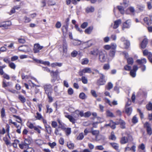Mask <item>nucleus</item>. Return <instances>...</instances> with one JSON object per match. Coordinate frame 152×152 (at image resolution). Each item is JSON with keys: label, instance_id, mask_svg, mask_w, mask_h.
<instances>
[{"label": "nucleus", "instance_id": "nucleus-4", "mask_svg": "<svg viewBox=\"0 0 152 152\" xmlns=\"http://www.w3.org/2000/svg\"><path fill=\"white\" fill-rule=\"evenodd\" d=\"M91 72V69L89 67H86L80 70L79 72V74L80 76H82L85 73H90Z\"/></svg>", "mask_w": 152, "mask_h": 152}, {"label": "nucleus", "instance_id": "nucleus-37", "mask_svg": "<svg viewBox=\"0 0 152 152\" xmlns=\"http://www.w3.org/2000/svg\"><path fill=\"white\" fill-rule=\"evenodd\" d=\"M110 66L109 64H105L103 66V69L105 70H107L110 69Z\"/></svg>", "mask_w": 152, "mask_h": 152}, {"label": "nucleus", "instance_id": "nucleus-30", "mask_svg": "<svg viewBox=\"0 0 152 152\" xmlns=\"http://www.w3.org/2000/svg\"><path fill=\"white\" fill-rule=\"evenodd\" d=\"M18 99L22 103H24L26 101V98L21 95H19Z\"/></svg>", "mask_w": 152, "mask_h": 152}, {"label": "nucleus", "instance_id": "nucleus-3", "mask_svg": "<svg viewBox=\"0 0 152 152\" xmlns=\"http://www.w3.org/2000/svg\"><path fill=\"white\" fill-rule=\"evenodd\" d=\"M18 50L20 51L27 53L29 52L30 50V49L28 46L24 45H22L19 47L18 48Z\"/></svg>", "mask_w": 152, "mask_h": 152}, {"label": "nucleus", "instance_id": "nucleus-44", "mask_svg": "<svg viewBox=\"0 0 152 152\" xmlns=\"http://www.w3.org/2000/svg\"><path fill=\"white\" fill-rule=\"evenodd\" d=\"M58 71V70H56V71H51L50 74H53V75H51L52 76H57Z\"/></svg>", "mask_w": 152, "mask_h": 152}, {"label": "nucleus", "instance_id": "nucleus-36", "mask_svg": "<svg viewBox=\"0 0 152 152\" xmlns=\"http://www.w3.org/2000/svg\"><path fill=\"white\" fill-rule=\"evenodd\" d=\"M82 83L84 84H87L88 83V80L87 78L85 76H83L82 77L81 80Z\"/></svg>", "mask_w": 152, "mask_h": 152}, {"label": "nucleus", "instance_id": "nucleus-29", "mask_svg": "<svg viewBox=\"0 0 152 152\" xmlns=\"http://www.w3.org/2000/svg\"><path fill=\"white\" fill-rule=\"evenodd\" d=\"M1 116L2 119L5 117L6 114L5 113V110L4 107L2 108L1 111Z\"/></svg>", "mask_w": 152, "mask_h": 152}, {"label": "nucleus", "instance_id": "nucleus-24", "mask_svg": "<svg viewBox=\"0 0 152 152\" xmlns=\"http://www.w3.org/2000/svg\"><path fill=\"white\" fill-rule=\"evenodd\" d=\"M132 109L131 107H126L125 112L128 115H130L132 113Z\"/></svg>", "mask_w": 152, "mask_h": 152}, {"label": "nucleus", "instance_id": "nucleus-57", "mask_svg": "<svg viewBox=\"0 0 152 152\" xmlns=\"http://www.w3.org/2000/svg\"><path fill=\"white\" fill-rule=\"evenodd\" d=\"M95 150H102L104 149V148L103 146L102 145H98L95 147Z\"/></svg>", "mask_w": 152, "mask_h": 152}, {"label": "nucleus", "instance_id": "nucleus-48", "mask_svg": "<svg viewBox=\"0 0 152 152\" xmlns=\"http://www.w3.org/2000/svg\"><path fill=\"white\" fill-rule=\"evenodd\" d=\"M37 115L35 116L36 118L38 120H40L43 118L41 115L39 113L37 112L36 113Z\"/></svg>", "mask_w": 152, "mask_h": 152}, {"label": "nucleus", "instance_id": "nucleus-5", "mask_svg": "<svg viewBox=\"0 0 152 152\" xmlns=\"http://www.w3.org/2000/svg\"><path fill=\"white\" fill-rule=\"evenodd\" d=\"M131 22L130 20H128L123 23L122 29L124 30L125 28H129L131 25Z\"/></svg>", "mask_w": 152, "mask_h": 152}, {"label": "nucleus", "instance_id": "nucleus-10", "mask_svg": "<svg viewBox=\"0 0 152 152\" xmlns=\"http://www.w3.org/2000/svg\"><path fill=\"white\" fill-rule=\"evenodd\" d=\"M145 127L146 128L147 133L150 135L152 134V130L150 124L148 122H146L144 124Z\"/></svg>", "mask_w": 152, "mask_h": 152}, {"label": "nucleus", "instance_id": "nucleus-34", "mask_svg": "<svg viewBox=\"0 0 152 152\" xmlns=\"http://www.w3.org/2000/svg\"><path fill=\"white\" fill-rule=\"evenodd\" d=\"M62 65V64L61 63L55 62L53 63L51 65V66L52 67H55L56 66H61Z\"/></svg>", "mask_w": 152, "mask_h": 152}, {"label": "nucleus", "instance_id": "nucleus-38", "mask_svg": "<svg viewBox=\"0 0 152 152\" xmlns=\"http://www.w3.org/2000/svg\"><path fill=\"white\" fill-rule=\"evenodd\" d=\"M24 142L26 145H29L31 143V140L30 138H27L25 139Z\"/></svg>", "mask_w": 152, "mask_h": 152}, {"label": "nucleus", "instance_id": "nucleus-54", "mask_svg": "<svg viewBox=\"0 0 152 152\" xmlns=\"http://www.w3.org/2000/svg\"><path fill=\"white\" fill-rule=\"evenodd\" d=\"M75 28H76L77 31L80 32V33L83 32L82 30L81 29L77 24H75Z\"/></svg>", "mask_w": 152, "mask_h": 152}, {"label": "nucleus", "instance_id": "nucleus-26", "mask_svg": "<svg viewBox=\"0 0 152 152\" xmlns=\"http://www.w3.org/2000/svg\"><path fill=\"white\" fill-rule=\"evenodd\" d=\"M35 124H32L30 122H28L27 124L28 127L31 129H34L35 126L34 125Z\"/></svg>", "mask_w": 152, "mask_h": 152}, {"label": "nucleus", "instance_id": "nucleus-60", "mask_svg": "<svg viewBox=\"0 0 152 152\" xmlns=\"http://www.w3.org/2000/svg\"><path fill=\"white\" fill-rule=\"evenodd\" d=\"M115 50H110V56L112 57H113L115 55Z\"/></svg>", "mask_w": 152, "mask_h": 152}, {"label": "nucleus", "instance_id": "nucleus-11", "mask_svg": "<svg viewBox=\"0 0 152 152\" xmlns=\"http://www.w3.org/2000/svg\"><path fill=\"white\" fill-rule=\"evenodd\" d=\"M121 23V20L120 19L115 20L114 22V24L113 26V28L116 29L118 28Z\"/></svg>", "mask_w": 152, "mask_h": 152}, {"label": "nucleus", "instance_id": "nucleus-58", "mask_svg": "<svg viewBox=\"0 0 152 152\" xmlns=\"http://www.w3.org/2000/svg\"><path fill=\"white\" fill-rule=\"evenodd\" d=\"M119 123L121 126V128H124L125 127V123L124 121L122 120H120L119 121Z\"/></svg>", "mask_w": 152, "mask_h": 152}, {"label": "nucleus", "instance_id": "nucleus-12", "mask_svg": "<svg viewBox=\"0 0 152 152\" xmlns=\"http://www.w3.org/2000/svg\"><path fill=\"white\" fill-rule=\"evenodd\" d=\"M148 39L145 38L140 44V46L142 48L144 49L146 48L148 44Z\"/></svg>", "mask_w": 152, "mask_h": 152}, {"label": "nucleus", "instance_id": "nucleus-18", "mask_svg": "<svg viewBox=\"0 0 152 152\" xmlns=\"http://www.w3.org/2000/svg\"><path fill=\"white\" fill-rule=\"evenodd\" d=\"M105 83L104 79L99 78L97 81V83L98 85H104Z\"/></svg>", "mask_w": 152, "mask_h": 152}, {"label": "nucleus", "instance_id": "nucleus-50", "mask_svg": "<svg viewBox=\"0 0 152 152\" xmlns=\"http://www.w3.org/2000/svg\"><path fill=\"white\" fill-rule=\"evenodd\" d=\"M110 144L111 145L113 148L116 150H118V144L116 143H110Z\"/></svg>", "mask_w": 152, "mask_h": 152}, {"label": "nucleus", "instance_id": "nucleus-16", "mask_svg": "<svg viewBox=\"0 0 152 152\" xmlns=\"http://www.w3.org/2000/svg\"><path fill=\"white\" fill-rule=\"evenodd\" d=\"M105 102L108 103L110 106H112V105H116L118 104L117 102L116 101H114L112 103H111L110 100L107 98H105Z\"/></svg>", "mask_w": 152, "mask_h": 152}, {"label": "nucleus", "instance_id": "nucleus-22", "mask_svg": "<svg viewBox=\"0 0 152 152\" xmlns=\"http://www.w3.org/2000/svg\"><path fill=\"white\" fill-rule=\"evenodd\" d=\"M94 10V9L93 7H88L86 9V12L87 13L93 12Z\"/></svg>", "mask_w": 152, "mask_h": 152}, {"label": "nucleus", "instance_id": "nucleus-63", "mask_svg": "<svg viewBox=\"0 0 152 152\" xmlns=\"http://www.w3.org/2000/svg\"><path fill=\"white\" fill-rule=\"evenodd\" d=\"M132 122L134 124H136L138 122V119L136 116H134L132 119Z\"/></svg>", "mask_w": 152, "mask_h": 152}, {"label": "nucleus", "instance_id": "nucleus-6", "mask_svg": "<svg viewBox=\"0 0 152 152\" xmlns=\"http://www.w3.org/2000/svg\"><path fill=\"white\" fill-rule=\"evenodd\" d=\"M79 115L81 117H84V113L82 111H80L78 110H75L74 115V117L77 118Z\"/></svg>", "mask_w": 152, "mask_h": 152}, {"label": "nucleus", "instance_id": "nucleus-42", "mask_svg": "<svg viewBox=\"0 0 152 152\" xmlns=\"http://www.w3.org/2000/svg\"><path fill=\"white\" fill-rule=\"evenodd\" d=\"M110 139H111L113 140H115L116 139V137L114 134V133L113 132H112L111 133L110 136L109 137Z\"/></svg>", "mask_w": 152, "mask_h": 152}, {"label": "nucleus", "instance_id": "nucleus-17", "mask_svg": "<svg viewBox=\"0 0 152 152\" xmlns=\"http://www.w3.org/2000/svg\"><path fill=\"white\" fill-rule=\"evenodd\" d=\"M69 23H65L64 24L63 26L61 28V30L63 33L66 32L68 30Z\"/></svg>", "mask_w": 152, "mask_h": 152}, {"label": "nucleus", "instance_id": "nucleus-25", "mask_svg": "<svg viewBox=\"0 0 152 152\" xmlns=\"http://www.w3.org/2000/svg\"><path fill=\"white\" fill-rule=\"evenodd\" d=\"M118 9L121 14H123L124 13L125 11L124 9L125 8L122 6H119L117 7Z\"/></svg>", "mask_w": 152, "mask_h": 152}, {"label": "nucleus", "instance_id": "nucleus-55", "mask_svg": "<svg viewBox=\"0 0 152 152\" xmlns=\"http://www.w3.org/2000/svg\"><path fill=\"white\" fill-rule=\"evenodd\" d=\"M68 94L69 95H72L74 93L73 89L71 88H69L67 91Z\"/></svg>", "mask_w": 152, "mask_h": 152}, {"label": "nucleus", "instance_id": "nucleus-15", "mask_svg": "<svg viewBox=\"0 0 152 152\" xmlns=\"http://www.w3.org/2000/svg\"><path fill=\"white\" fill-rule=\"evenodd\" d=\"M101 50H99L98 49H95L91 51L90 53L94 56H97L98 54H99Z\"/></svg>", "mask_w": 152, "mask_h": 152}, {"label": "nucleus", "instance_id": "nucleus-13", "mask_svg": "<svg viewBox=\"0 0 152 152\" xmlns=\"http://www.w3.org/2000/svg\"><path fill=\"white\" fill-rule=\"evenodd\" d=\"M137 63L141 65H143L146 63L147 61L145 58L142 59H138L136 61Z\"/></svg>", "mask_w": 152, "mask_h": 152}, {"label": "nucleus", "instance_id": "nucleus-39", "mask_svg": "<svg viewBox=\"0 0 152 152\" xmlns=\"http://www.w3.org/2000/svg\"><path fill=\"white\" fill-rule=\"evenodd\" d=\"M124 48L127 49L128 48L130 45V43L129 41L127 40L124 42Z\"/></svg>", "mask_w": 152, "mask_h": 152}, {"label": "nucleus", "instance_id": "nucleus-35", "mask_svg": "<svg viewBox=\"0 0 152 152\" xmlns=\"http://www.w3.org/2000/svg\"><path fill=\"white\" fill-rule=\"evenodd\" d=\"M67 146L68 148L70 149H73L74 148V145L73 143L70 142H69L67 143Z\"/></svg>", "mask_w": 152, "mask_h": 152}, {"label": "nucleus", "instance_id": "nucleus-56", "mask_svg": "<svg viewBox=\"0 0 152 152\" xmlns=\"http://www.w3.org/2000/svg\"><path fill=\"white\" fill-rule=\"evenodd\" d=\"M51 94H47L49 99L48 102H51L53 101V99L52 97L51 96Z\"/></svg>", "mask_w": 152, "mask_h": 152}, {"label": "nucleus", "instance_id": "nucleus-28", "mask_svg": "<svg viewBox=\"0 0 152 152\" xmlns=\"http://www.w3.org/2000/svg\"><path fill=\"white\" fill-rule=\"evenodd\" d=\"M45 127L47 132L48 134H50L51 132V128L50 126L48 124H46Z\"/></svg>", "mask_w": 152, "mask_h": 152}, {"label": "nucleus", "instance_id": "nucleus-23", "mask_svg": "<svg viewBox=\"0 0 152 152\" xmlns=\"http://www.w3.org/2000/svg\"><path fill=\"white\" fill-rule=\"evenodd\" d=\"M20 148L22 149L24 148H27L28 147V145H26L25 143L24 142H22L21 143L19 144Z\"/></svg>", "mask_w": 152, "mask_h": 152}, {"label": "nucleus", "instance_id": "nucleus-62", "mask_svg": "<svg viewBox=\"0 0 152 152\" xmlns=\"http://www.w3.org/2000/svg\"><path fill=\"white\" fill-rule=\"evenodd\" d=\"M47 112H49L50 113H51L53 111V110L51 108H50V106L47 105L46 106Z\"/></svg>", "mask_w": 152, "mask_h": 152}, {"label": "nucleus", "instance_id": "nucleus-21", "mask_svg": "<svg viewBox=\"0 0 152 152\" xmlns=\"http://www.w3.org/2000/svg\"><path fill=\"white\" fill-rule=\"evenodd\" d=\"M65 117L68 118L70 121L72 123H75V119L71 115H65Z\"/></svg>", "mask_w": 152, "mask_h": 152}, {"label": "nucleus", "instance_id": "nucleus-9", "mask_svg": "<svg viewBox=\"0 0 152 152\" xmlns=\"http://www.w3.org/2000/svg\"><path fill=\"white\" fill-rule=\"evenodd\" d=\"M135 12V9L133 7H130L128 8L126 10V14L134 15Z\"/></svg>", "mask_w": 152, "mask_h": 152}, {"label": "nucleus", "instance_id": "nucleus-59", "mask_svg": "<svg viewBox=\"0 0 152 152\" xmlns=\"http://www.w3.org/2000/svg\"><path fill=\"white\" fill-rule=\"evenodd\" d=\"M24 152H34V151L32 148H28L26 150L24 151Z\"/></svg>", "mask_w": 152, "mask_h": 152}, {"label": "nucleus", "instance_id": "nucleus-41", "mask_svg": "<svg viewBox=\"0 0 152 152\" xmlns=\"http://www.w3.org/2000/svg\"><path fill=\"white\" fill-rule=\"evenodd\" d=\"M113 87V84L109 82L108 83L107 86H106V88L108 90H110Z\"/></svg>", "mask_w": 152, "mask_h": 152}, {"label": "nucleus", "instance_id": "nucleus-61", "mask_svg": "<svg viewBox=\"0 0 152 152\" xmlns=\"http://www.w3.org/2000/svg\"><path fill=\"white\" fill-rule=\"evenodd\" d=\"M39 63L44 64V65H50V63L48 61H43L42 60H40L39 61Z\"/></svg>", "mask_w": 152, "mask_h": 152}, {"label": "nucleus", "instance_id": "nucleus-40", "mask_svg": "<svg viewBox=\"0 0 152 152\" xmlns=\"http://www.w3.org/2000/svg\"><path fill=\"white\" fill-rule=\"evenodd\" d=\"M9 66L11 69H15L16 67L15 64L13 62H10L9 64Z\"/></svg>", "mask_w": 152, "mask_h": 152}, {"label": "nucleus", "instance_id": "nucleus-27", "mask_svg": "<svg viewBox=\"0 0 152 152\" xmlns=\"http://www.w3.org/2000/svg\"><path fill=\"white\" fill-rule=\"evenodd\" d=\"M98 120H101L99 121H98L97 122L94 123L93 124V127H94L96 128L97 127V125L98 123H102L103 121V120H102V119L100 117H98Z\"/></svg>", "mask_w": 152, "mask_h": 152}, {"label": "nucleus", "instance_id": "nucleus-33", "mask_svg": "<svg viewBox=\"0 0 152 152\" xmlns=\"http://www.w3.org/2000/svg\"><path fill=\"white\" fill-rule=\"evenodd\" d=\"M106 115L108 117H115L113 113L109 110H107L106 111Z\"/></svg>", "mask_w": 152, "mask_h": 152}, {"label": "nucleus", "instance_id": "nucleus-47", "mask_svg": "<svg viewBox=\"0 0 152 152\" xmlns=\"http://www.w3.org/2000/svg\"><path fill=\"white\" fill-rule=\"evenodd\" d=\"M117 47L116 44L115 43H112L110 45L111 50H115Z\"/></svg>", "mask_w": 152, "mask_h": 152}, {"label": "nucleus", "instance_id": "nucleus-31", "mask_svg": "<svg viewBox=\"0 0 152 152\" xmlns=\"http://www.w3.org/2000/svg\"><path fill=\"white\" fill-rule=\"evenodd\" d=\"M63 52L64 53H66L67 51V45L66 42H64L62 47Z\"/></svg>", "mask_w": 152, "mask_h": 152}, {"label": "nucleus", "instance_id": "nucleus-46", "mask_svg": "<svg viewBox=\"0 0 152 152\" xmlns=\"http://www.w3.org/2000/svg\"><path fill=\"white\" fill-rule=\"evenodd\" d=\"M84 136L83 135V133H80L79 135L77 137V139L79 140H82L84 138Z\"/></svg>", "mask_w": 152, "mask_h": 152}, {"label": "nucleus", "instance_id": "nucleus-51", "mask_svg": "<svg viewBox=\"0 0 152 152\" xmlns=\"http://www.w3.org/2000/svg\"><path fill=\"white\" fill-rule=\"evenodd\" d=\"M79 98L81 99H84L86 98V96L85 94L83 93L80 94L79 96Z\"/></svg>", "mask_w": 152, "mask_h": 152}, {"label": "nucleus", "instance_id": "nucleus-1", "mask_svg": "<svg viewBox=\"0 0 152 152\" xmlns=\"http://www.w3.org/2000/svg\"><path fill=\"white\" fill-rule=\"evenodd\" d=\"M107 58V54L106 52L104 50H101L99 55V60L101 62H105Z\"/></svg>", "mask_w": 152, "mask_h": 152}, {"label": "nucleus", "instance_id": "nucleus-45", "mask_svg": "<svg viewBox=\"0 0 152 152\" xmlns=\"http://www.w3.org/2000/svg\"><path fill=\"white\" fill-rule=\"evenodd\" d=\"M146 107L148 110L152 111V103L149 102L147 105Z\"/></svg>", "mask_w": 152, "mask_h": 152}, {"label": "nucleus", "instance_id": "nucleus-52", "mask_svg": "<svg viewBox=\"0 0 152 152\" xmlns=\"http://www.w3.org/2000/svg\"><path fill=\"white\" fill-rule=\"evenodd\" d=\"M127 62L129 64H132L133 63L134 61L132 58H129L127 59Z\"/></svg>", "mask_w": 152, "mask_h": 152}, {"label": "nucleus", "instance_id": "nucleus-49", "mask_svg": "<svg viewBox=\"0 0 152 152\" xmlns=\"http://www.w3.org/2000/svg\"><path fill=\"white\" fill-rule=\"evenodd\" d=\"M89 60L87 58H85L83 59L81 62V64L83 65L86 64H88Z\"/></svg>", "mask_w": 152, "mask_h": 152}, {"label": "nucleus", "instance_id": "nucleus-8", "mask_svg": "<svg viewBox=\"0 0 152 152\" xmlns=\"http://www.w3.org/2000/svg\"><path fill=\"white\" fill-rule=\"evenodd\" d=\"M138 67L137 66L134 65L133 66V68L130 72V75L133 77H134L136 76V72L138 70Z\"/></svg>", "mask_w": 152, "mask_h": 152}, {"label": "nucleus", "instance_id": "nucleus-43", "mask_svg": "<svg viewBox=\"0 0 152 152\" xmlns=\"http://www.w3.org/2000/svg\"><path fill=\"white\" fill-rule=\"evenodd\" d=\"M121 6H123L124 8H126L129 5V2L126 1H124L122 3H121Z\"/></svg>", "mask_w": 152, "mask_h": 152}, {"label": "nucleus", "instance_id": "nucleus-7", "mask_svg": "<svg viewBox=\"0 0 152 152\" xmlns=\"http://www.w3.org/2000/svg\"><path fill=\"white\" fill-rule=\"evenodd\" d=\"M43 48V46H41L39 44H35L34 45V52L35 53H38Z\"/></svg>", "mask_w": 152, "mask_h": 152}, {"label": "nucleus", "instance_id": "nucleus-64", "mask_svg": "<svg viewBox=\"0 0 152 152\" xmlns=\"http://www.w3.org/2000/svg\"><path fill=\"white\" fill-rule=\"evenodd\" d=\"M88 26V23L87 22H85L83 23L81 25V27L83 28H85Z\"/></svg>", "mask_w": 152, "mask_h": 152}, {"label": "nucleus", "instance_id": "nucleus-14", "mask_svg": "<svg viewBox=\"0 0 152 152\" xmlns=\"http://www.w3.org/2000/svg\"><path fill=\"white\" fill-rule=\"evenodd\" d=\"M12 85V83L11 82H8L6 83L5 80H3L2 82V87L3 88H5L8 86H11Z\"/></svg>", "mask_w": 152, "mask_h": 152}, {"label": "nucleus", "instance_id": "nucleus-2", "mask_svg": "<svg viewBox=\"0 0 152 152\" xmlns=\"http://www.w3.org/2000/svg\"><path fill=\"white\" fill-rule=\"evenodd\" d=\"M45 92L46 94H52L53 92L52 86L50 84H45L43 85Z\"/></svg>", "mask_w": 152, "mask_h": 152}, {"label": "nucleus", "instance_id": "nucleus-19", "mask_svg": "<svg viewBox=\"0 0 152 152\" xmlns=\"http://www.w3.org/2000/svg\"><path fill=\"white\" fill-rule=\"evenodd\" d=\"M128 141L127 137H122L121 140L120 142L122 144H124L127 143Z\"/></svg>", "mask_w": 152, "mask_h": 152}, {"label": "nucleus", "instance_id": "nucleus-53", "mask_svg": "<svg viewBox=\"0 0 152 152\" xmlns=\"http://www.w3.org/2000/svg\"><path fill=\"white\" fill-rule=\"evenodd\" d=\"M3 140L5 141V143L7 145H9L10 146L11 145L10 142L8 140L7 138H3Z\"/></svg>", "mask_w": 152, "mask_h": 152}, {"label": "nucleus", "instance_id": "nucleus-20", "mask_svg": "<svg viewBox=\"0 0 152 152\" xmlns=\"http://www.w3.org/2000/svg\"><path fill=\"white\" fill-rule=\"evenodd\" d=\"M144 21L145 23L148 26L150 25L152 23L151 20L147 17L144 18Z\"/></svg>", "mask_w": 152, "mask_h": 152}, {"label": "nucleus", "instance_id": "nucleus-32", "mask_svg": "<svg viewBox=\"0 0 152 152\" xmlns=\"http://www.w3.org/2000/svg\"><path fill=\"white\" fill-rule=\"evenodd\" d=\"M93 27H89L87 29H86L85 31V32L87 34H90L92 31L93 29Z\"/></svg>", "mask_w": 152, "mask_h": 152}]
</instances>
